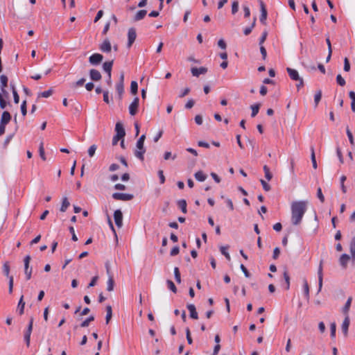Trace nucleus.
<instances>
[{"label":"nucleus","mask_w":355,"mask_h":355,"mask_svg":"<svg viewBox=\"0 0 355 355\" xmlns=\"http://www.w3.org/2000/svg\"><path fill=\"white\" fill-rule=\"evenodd\" d=\"M307 209L306 201H295L291 204V222L294 225H299Z\"/></svg>","instance_id":"1"},{"label":"nucleus","mask_w":355,"mask_h":355,"mask_svg":"<svg viewBox=\"0 0 355 355\" xmlns=\"http://www.w3.org/2000/svg\"><path fill=\"white\" fill-rule=\"evenodd\" d=\"M146 139V135H142L139 139L137 141L136 146L138 150L135 151V155L141 161H144V154L146 153V148H144V141Z\"/></svg>","instance_id":"2"},{"label":"nucleus","mask_w":355,"mask_h":355,"mask_svg":"<svg viewBox=\"0 0 355 355\" xmlns=\"http://www.w3.org/2000/svg\"><path fill=\"white\" fill-rule=\"evenodd\" d=\"M112 197L114 200L128 201L133 199L134 196L130 193H114Z\"/></svg>","instance_id":"3"},{"label":"nucleus","mask_w":355,"mask_h":355,"mask_svg":"<svg viewBox=\"0 0 355 355\" xmlns=\"http://www.w3.org/2000/svg\"><path fill=\"white\" fill-rule=\"evenodd\" d=\"M139 104V98L138 97H135L128 107L129 113L131 116H135L137 113Z\"/></svg>","instance_id":"4"},{"label":"nucleus","mask_w":355,"mask_h":355,"mask_svg":"<svg viewBox=\"0 0 355 355\" xmlns=\"http://www.w3.org/2000/svg\"><path fill=\"white\" fill-rule=\"evenodd\" d=\"M137 37L136 30L135 28H130L128 32V48H130L132 44L135 42Z\"/></svg>","instance_id":"5"},{"label":"nucleus","mask_w":355,"mask_h":355,"mask_svg":"<svg viewBox=\"0 0 355 355\" xmlns=\"http://www.w3.org/2000/svg\"><path fill=\"white\" fill-rule=\"evenodd\" d=\"M103 60V55L100 53H94L89 58V62L92 65L99 64Z\"/></svg>","instance_id":"6"},{"label":"nucleus","mask_w":355,"mask_h":355,"mask_svg":"<svg viewBox=\"0 0 355 355\" xmlns=\"http://www.w3.org/2000/svg\"><path fill=\"white\" fill-rule=\"evenodd\" d=\"M114 219L116 225L121 228L123 225V214L120 209H117L114 211Z\"/></svg>","instance_id":"7"},{"label":"nucleus","mask_w":355,"mask_h":355,"mask_svg":"<svg viewBox=\"0 0 355 355\" xmlns=\"http://www.w3.org/2000/svg\"><path fill=\"white\" fill-rule=\"evenodd\" d=\"M259 3L261 8L260 21L261 24H266V21L268 15L267 10L262 0H259Z\"/></svg>","instance_id":"8"},{"label":"nucleus","mask_w":355,"mask_h":355,"mask_svg":"<svg viewBox=\"0 0 355 355\" xmlns=\"http://www.w3.org/2000/svg\"><path fill=\"white\" fill-rule=\"evenodd\" d=\"M99 49L103 53H109L112 50V45L110 40L106 38L99 46Z\"/></svg>","instance_id":"9"},{"label":"nucleus","mask_w":355,"mask_h":355,"mask_svg":"<svg viewBox=\"0 0 355 355\" xmlns=\"http://www.w3.org/2000/svg\"><path fill=\"white\" fill-rule=\"evenodd\" d=\"M318 292H320L322 287L323 282V273H322V261H320V263L318 266Z\"/></svg>","instance_id":"10"},{"label":"nucleus","mask_w":355,"mask_h":355,"mask_svg":"<svg viewBox=\"0 0 355 355\" xmlns=\"http://www.w3.org/2000/svg\"><path fill=\"white\" fill-rule=\"evenodd\" d=\"M352 260V257L347 254H343L339 259V263L343 269H346L347 263L349 260Z\"/></svg>","instance_id":"11"},{"label":"nucleus","mask_w":355,"mask_h":355,"mask_svg":"<svg viewBox=\"0 0 355 355\" xmlns=\"http://www.w3.org/2000/svg\"><path fill=\"white\" fill-rule=\"evenodd\" d=\"M115 132L117 137H121V138H124L125 135V131L123 128V124L121 122H117L115 125Z\"/></svg>","instance_id":"12"},{"label":"nucleus","mask_w":355,"mask_h":355,"mask_svg":"<svg viewBox=\"0 0 355 355\" xmlns=\"http://www.w3.org/2000/svg\"><path fill=\"white\" fill-rule=\"evenodd\" d=\"M89 74V77H90L91 80L93 81H98L102 78V76H101V73L99 72V71H98L95 69H90Z\"/></svg>","instance_id":"13"},{"label":"nucleus","mask_w":355,"mask_h":355,"mask_svg":"<svg viewBox=\"0 0 355 355\" xmlns=\"http://www.w3.org/2000/svg\"><path fill=\"white\" fill-rule=\"evenodd\" d=\"M191 71L193 76L198 77L200 74L206 73L207 71V69L204 67H201L200 68L192 67Z\"/></svg>","instance_id":"14"},{"label":"nucleus","mask_w":355,"mask_h":355,"mask_svg":"<svg viewBox=\"0 0 355 355\" xmlns=\"http://www.w3.org/2000/svg\"><path fill=\"white\" fill-rule=\"evenodd\" d=\"M349 251L352 257V263L355 266V236L352 239L349 243Z\"/></svg>","instance_id":"15"},{"label":"nucleus","mask_w":355,"mask_h":355,"mask_svg":"<svg viewBox=\"0 0 355 355\" xmlns=\"http://www.w3.org/2000/svg\"><path fill=\"white\" fill-rule=\"evenodd\" d=\"M286 71L290 76V78L293 80H298L300 79V76H299L298 71L294 69L287 67Z\"/></svg>","instance_id":"16"},{"label":"nucleus","mask_w":355,"mask_h":355,"mask_svg":"<svg viewBox=\"0 0 355 355\" xmlns=\"http://www.w3.org/2000/svg\"><path fill=\"white\" fill-rule=\"evenodd\" d=\"M24 308H25V302L24 301V295H21L17 306V312L19 313V315H21L24 313Z\"/></svg>","instance_id":"17"},{"label":"nucleus","mask_w":355,"mask_h":355,"mask_svg":"<svg viewBox=\"0 0 355 355\" xmlns=\"http://www.w3.org/2000/svg\"><path fill=\"white\" fill-rule=\"evenodd\" d=\"M113 60L105 62L103 64V70L110 76V78L112 76V69L113 66Z\"/></svg>","instance_id":"18"},{"label":"nucleus","mask_w":355,"mask_h":355,"mask_svg":"<svg viewBox=\"0 0 355 355\" xmlns=\"http://www.w3.org/2000/svg\"><path fill=\"white\" fill-rule=\"evenodd\" d=\"M349 323H350V320H349V315H346L343 322L342 327H341L342 331L345 336H347Z\"/></svg>","instance_id":"19"},{"label":"nucleus","mask_w":355,"mask_h":355,"mask_svg":"<svg viewBox=\"0 0 355 355\" xmlns=\"http://www.w3.org/2000/svg\"><path fill=\"white\" fill-rule=\"evenodd\" d=\"M187 308L188 309V310L190 312V317L191 318L195 319V320L198 318V313L196 311V306L194 304H187Z\"/></svg>","instance_id":"20"},{"label":"nucleus","mask_w":355,"mask_h":355,"mask_svg":"<svg viewBox=\"0 0 355 355\" xmlns=\"http://www.w3.org/2000/svg\"><path fill=\"white\" fill-rule=\"evenodd\" d=\"M11 120V115L8 111H4L1 117L0 122L7 125Z\"/></svg>","instance_id":"21"},{"label":"nucleus","mask_w":355,"mask_h":355,"mask_svg":"<svg viewBox=\"0 0 355 355\" xmlns=\"http://www.w3.org/2000/svg\"><path fill=\"white\" fill-rule=\"evenodd\" d=\"M147 11L146 10H139L134 17V21H137L141 20L146 15Z\"/></svg>","instance_id":"22"},{"label":"nucleus","mask_w":355,"mask_h":355,"mask_svg":"<svg viewBox=\"0 0 355 355\" xmlns=\"http://www.w3.org/2000/svg\"><path fill=\"white\" fill-rule=\"evenodd\" d=\"M194 176H195V178H196L198 181H199V182H203V181H205V180L207 179V175H206V174H205L202 171H197V172L195 173Z\"/></svg>","instance_id":"23"},{"label":"nucleus","mask_w":355,"mask_h":355,"mask_svg":"<svg viewBox=\"0 0 355 355\" xmlns=\"http://www.w3.org/2000/svg\"><path fill=\"white\" fill-rule=\"evenodd\" d=\"M352 300V297H349L347 299V302H346V303H345V306H343V313L345 315V316H346V315H348V312H349V309H350V306H351Z\"/></svg>","instance_id":"24"},{"label":"nucleus","mask_w":355,"mask_h":355,"mask_svg":"<svg viewBox=\"0 0 355 355\" xmlns=\"http://www.w3.org/2000/svg\"><path fill=\"white\" fill-rule=\"evenodd\" d=\"M70 203L68 200V198L67 197H64L62 198V205L60 209V211L65 212L67 209V208L69 207Z\"/></svg>","instance_id":"25"},{"label":"nucleus","mask_w":355,"mask_h":355,"mask_svg":"<svg viewBox=\"0 0 355 355\" xmlns=\"http://www.w3.org/2000/svg\"><path fill=\"white\" fill-rule=\"evenodd\" d=\"M178 206L184 214H186L187 212V202L185 200L182 199V200H178Z\"/></svg>","instance_id":"26"},{"label":"nucleus","mask_w":355,"mask_h":355,"mask_svg":"<svg viewBox=\"0 0 355 355\" xmlns=\"http://www.w3.org/2000/svg\"><path fill=\"white\" fill-rule=\"evenodd\" d=\"M8 78L6 75L0 76V87L1 89H5L8 86Z\"/></svg>","instance_id":"27"},{"label":"nucleus","mask_w":355,"mask_h":355,"mask_svg":"<svg viewBox=\"0 0 355 355\" xmlns=\"http://www.w3.org/2000/svg\"><path fill=\"white\" fill-rule=\"evenodd\" d=\"M116 91L118 94L119 100H121L124 92V85L116 84Z\"/></svg>","instance_id":"28"},{"label":"nucleus","mask_w":355,"mask_h":355,"mask_svg":"<svg viewBox=\"0 0 355 355\" xmlns=\"http://www.w3.org/2000/svg\"><path fill=\"white\" fill-rule=\"evenodd\" d=\"M112 316V306L110 305H107L106 306V317H105V321H106L107 324H108L110 322V320H111Z\"/></svg>","instance_id":"29"},{"label":"nucleus","mask_w":355,"mask_h":355,"mask_svg":"<svg viewBox=\"0 0 355 355\" xmlns=\"http://www.w3.org/2000/svg\"><path fill=\"white\" fill-rule=\"evenodd\" d=\"M261 105L259 103H257L251 105L250 108L252 110L251 116L254 117L259 112Z\"/></svg>","instance_id":"30"},{"label":"nucleus","mask_w":355,"mask_h":355,"mask_svg":"<svg viewBox=\"0 0 355 355\" xmlns=\"http://www.w3.org/2000/svg\"><path fill=\"white\" fill-rule=\"evenodd\" d=\"M263 169L265 173V178L270 181L272 178V174L270 173L269 167L267 165H264Z\"/></svg>","instance_id":"31"},{"label":"nucleus","mask_w":355,"mask_h":355,"mask_svg":"<svg viewBox=\"0 0 355 355\" xmlns=\"http://www.w3.org/2000/svg\"><path fill=\"white\" fill-rule=\"evenodd\" d=\"M228 248L229 246H221L220 248V251L221 254H223L228 261H230L231 259V257L227 252Z\"/></svg>","instance_id":"32"},{"label":"nucleus","mask_w":355,"mask_h":355,"mask_svg":"<svg viewBox=\"0 0 355 355\" xmlns=\"http://www.w3.org/2000/svg\"><path fill=\"white\" fill-rule=\"evenodd\" d=\"M85 83V78H82L80 80H78V81L72 83L71 84V87L74 89V88H77L78 87H81L84 85Z\"/></svg>","instance_id":"33"},{"label":"nucleus","mask_w":355,"mask_h":355,"mask_svg":"<svg viewBox=\"0 0 355 355\" xmlns=\"http://www.w3.org/2000/svg\"><path fill=\"white\" fill-rule=\"evenodd\" d=\"M311 159L313 167L315 169H316L318 167V165H317V162H316V159H315V150H314L313 146L311 147Z\"/></svg>","instance_id":"34"},{"label":"nucleus","mask_w":355,"mask_h":355,"mask_svg":"<svg viewBox=\"0 0 355 355\" xmlns=\"http://www.w3.org/2000/svg\"><path fill=\"white\" fill-rule=\"evenodd\" d=\"M107 290L108 291H113L114 289V279H113V277L112 275H110L109 278H108V280H107Z\"/></svg>","instance_id":"35"},{"label":"nucleus","mask_w":355,"mask_h":355,"mask_svg":"<svg viewBox=\"0 0 355 355\" xmlns=\"http://www.w3.org/2000/svg\"><path fill=\"white\" fill-rule=\"evenodd\" d=\"M283 275L286 284L285 289L288 290L290 288V276L288 275V271L284 270Z\"/></svg>","instance_id":"36"},{"label":"nucleus","mask_w":355,"mask_h":355,"mask_svg":"<svg viewBox=\"0 0 355 355\" xmlns=\"http://www.w3.org/2000/svg\"><path fill=\"white\" fill-rule=\"evenodd\" d=\"M321 98H322V91L318 90L314 96V103H315V107L318 105V103L320 101Z\"/></svg>","instance_id":"37"},{"label":"nucleus","mask_w":355,"mask_h":355,"mask_svg":"<svg viewBox=\"0 0 355 355\" xmlns=\"http://www.w3.org/2000/svg\"><path fill=\"white\" fill-rule=\"evenodd\" d=\"M52 94H53V89H49L46 91L39 93L38 98H40V97L48 98V97L51 96L52 95Z\"/></svg>","instance_id":"38"},{"label":"nucleus","mask_w":355,"mask_h":355,"mask_svg":"<svg viewBox=\"0 0 355 355\" xmlns=\"http://www.w3.org/2000/svg\"><path fill=\"white\" fill-rule=\"evenodd\" d=\"M138 84L136 81H132L130 84V92L132 94L135 95L137 94Z\"/></svg>","instance_id":"39"},{"label":"nucleus","mask_w":355,"mask_h":355,"mask_svg":"<svg viewBox=\"0 0 355 355\" xmlns=\"http://www.w3.org/2000/svg\"><path fill=\"white\" fill-rule=\"evenodd\" d=\"M304 294L305 297L309 300V287L308 282L306 279H304Z\"/></svg>","instance_id":"40"},{"label":"nucleus","mask_w":355,"mask_h":355,"mask_svg":"<svg viewBox=\"0 0 355 355\" xmlns=\"http://www.w3.org/2000/svg\"><path fill=\"white\" fill-rule=\"evenodd\" d=\"M255 23H256V17H254V20H253V21H252V23L251 26H249V27H246V28L244 29L243 33H244V34H245V35H248L252 32V31L253 28H254V26H255Z\"/></svg>","instance_id":"41"},{"label":"nucleus","mask_w":355,"mask_h":355,"mask_svg":"<svg viewBox=\"0 0 355 355\" xmlns=\"http://www.w3.org/2000/svg\"><path fill=\"white\" fill-rule=\"evenodd\" d=\"M94 320V317L93 315H90L89 318H87L86 320H85L81 324V327H87L89 326V322Z\"/></svg>","instance_id":"42"},{"label":"nucleus","mask_w":355,"mask_h":355,"mask_svg":"<svg viewBox=\"0 0 355 355\" xmlns=\"http://www.w3.org/2000/svg\"><path fill=\"white\" fill-rule=\"evenodd\" d=\"M174 276H175V281L178 284L181 283L180 272L179 268L178 267H175V268H174Z\"/></svg>","instance_id":"43"},{"label":"nucleus","mask_w":355,"mask_h":355,"mask_svg":"<svg viewBox=\"0 0 355 355\" xmlns=\"http://www.w3.org/2000/svg\"><path fill=\"white\" fill-rule=\"evenodd\" d=\"M72 107L74 110L75 114H80L82 110V105L78 103H73Z\"/></svg>","instance_id":"44"},{"label":"nucleus","mask_w":355,"mask_h":355,"mask_svg":"<svg viewBox=\"0 0 355 355\" xmlns=\"http://www.w3.org/2000/svg\"><path fill=\"white\" fill-rule=\"evenodd\" d=\"M39 153H40V157L44 161H45L46 160V157H45V154H44V143L42 141L40 144Z\"/></svg>","instance_id":"45"},{"label":"nucleus","mask_w":355,"mask_h":355,"mask_svg":"<svg viewBox=\"0 0 355 355\" xmlns=\"http://www.w3.org/2000/svg\"><path fill=\"white\" fill-rule=\"evenodd\" d=\"M166 284L168 285V288L172 292H173L174 293H177V288H176L175 285L174 284V283L171 280L168 279L166 281Z\"/></svg>","instance_id":"46"},{"label":"nucleus","mask_w":355,"mask_h":355,"mask_svg":"<svg viewBox=\"0 0 355 355\" xmlns=\"http://www.w3.org/2000/svg\"><path fill=\"white\" fill-rule=\"evenodd\" d=\"M7 99H4L2 96V94H0V108L5 109L7 105H10V103L6 101Z\"/></svg>","instance_id":"47"},{"label":"nucleus","mask_w":355,"mask_h":355,"mask_svg":"<svg viewBox=\"0 0 355 355\" xmlns=\"http://www.w3.org/2000/svg\"><path fill=\"white\" fill-rule=\"evenodd\" d=\"M336 83L338 85H339L341 87L345 86L346 84L345 79L342 77V76L340 74L337 75Z\"/></svg>","instance_id":"48"},{"label":"nucleus","mask_w":355,"mask_h":355,"mask_svg":"<svg viewBox=\"0 0 355 355\" xmlns=\"http://www.w3.org/2000/svg\"><path fill=\"white\" fill-rule=\"evenodd\" d=\"M3 274L7 276L8 277H9V272H10V266H9V263L8 262H6L4 263L3 266Z\"/></svg>","instance_id":"49"},{"label":"nucleus","mask_w":355,"mask_h":355,"mask_svg":"<svg viewBox=\"0 0 355 355\" xmlns=\"http://www.w3.org/2000/svg\"><path fill=\"white\" fill-rule=\"evenodd\" d=\"M31 257L30 255H26L24 257V270H27L29 268V263L31 261Z\"/></svg>","instance_id":"50"},{"label":"nucleus","mask_w":355,"mask_h":355,"mask_svg":"<svg viewBox=\"0 0 355 355\" xmlns=\"http://www.w3.org/2000/svg\"><path fill=\"white\" fill-rule=\"evenodd\" d=\"M346 132H347V135L348 137L350 144L354 146V137H353L352 132L350 131V130L348 128H347Z\"/></svg>","instance_id":"51"},{"label":"nucleus","mask_w":355,"mask_h":355,"mask_svg":"<svg viewBox=\"0 0 355 355\" xmlns=\"http://www.w3.org/2000/svg\"><path fill=\"white\" fill-rule=\"evenodd\" d=\"M350 63L347 58H344V67L343 69L345 71L348 72L350 70Z\"/></svg>","instance_id":"52"},{"label":"nucleus","mask_w":355,"mask_h":355,"mask_svg":"<svg viewBox=\"0 0 355 355\" xmlns=\"http://www.w3.org/2000/svg\"><path fill=\"white\" fill-rule=\"evenodd\" d=\"M97 147L95 144L92 145L88 149V155L89 157H93L95 154Z\"/></svg>","instance_id":"53"},{"label":"nucleus","mask_w":355,"mask_h":355,"mask_svg":"<svg viewBox=\"0 0 355 355\" xmlns=\"http://www.w3.org/2000/svg\"><path fill=\"white\" fill-rule=\"evenodd\" d=\"M317 197L318 198L321 202H324V196L322 194V189L320 187H318L317 189Z\"/></svg>","instance_id":"54"},{"label":"nucleus","mask_w":355,"mask_h":355,"mask_svg":"<svg viewBox=\"0 0 355 355\" xmlns=\"http://www.w3.org/2000/svg\"><path fill=\"white\" fill-rule=\"evenodd\" d=\"M260 182L263 187V189L266 191H269L270 189H271V187L270 186L269 184H268L265 180H260Z\"/></svg>","instance_id":"55"},{"label":"nucleus","mask_w":355,"mask_h":355,"mask_svg":"<svg viewBox=\"0 0 355 355\" xmlns=\"http://www.w3.org/2000/svg\"><path fill=\"white\" fill-rule=\"evenodd\" d=\"M21 112L23 116H26L27 113L26 101H24L21 105Z\"/></svg>","instance_id":"56"},{"label":"nucleus","mask_w":355,"mask_h":355,"mask_svg":"<svg viewBox=\"0 0 355 355\" xmlns=\"http://www.w3.org/2000/svg\"><path fill=\"white\" fill-rule=\"evenodd\" d=\"M69 230L70 232V233L71 234V239L73 241H78V237L75 233V230H74V228L73 226H70L69 227Z\"/></svg>","instance_id":"57"},{"label":"nucleus","mask_w":355,"mask_h":355,"mask_svg":"<svg viewBox=\"0 0 355 355\" xmlns=\"http://www.w3.org/2000/svg\"><path fill=\"white\" fill-rule=\"evenodd\" d=\"M186 337H187V342L189 345L192 344L193 343V340H192V338L191 336V333H190V330H189V328H187L186 329Z\"/></svg>","instance_id":"58"},{"label":"nucleus","mask_w":355,"mask_h":355,"mask_svg":"<svg viewBox=\"0 0 355 355\" xmlns=\"http://www.w3.org/2000/svg\"><path fill=\"white\" fill-rule=\"evenodd\" d=\"M239 10V2L234 1L232 5V13L234 15Z\"/></svg>","instance_id":"59"},{"label":"nucleus","mask_w":355,"mask_h":355,"mask_svg":"<svg viewBox=\"0 0 355 355\" xmlns=\"http://www.w3.org/2000/svg\"><path fill=\"white\" fill-rule=\"evenodd\" d=\"M330 330H331V337L334 338L336 336V325L334 322L331 324Z\"/></svg>","instance_id":"60"},{"label":"nucleus","mask_w":355,"mask_h":355,"mask_svg":"<svg viewBox=\"0 0 355 355\" xmlns=\"http://www.w3.org/2000/svg\"><path fill=\"white\" fill-rule=\"evenodd\" d=\"M240 268L246 277H250V275H251L250 273L249 272V271L248 270V269L245 268V266L243 264H241Z\"/></svg>","instance_id":"61"},{"label":"nucleus","mask_w":355,"mask_h":355,"mask_svg":"<svg viewBox=\"0 0 355 355\" xmlns=\"http://www.w3.org/2000/svg\"><path fill=\"white\" fill-rule=\"evenodd\" d=\"M179 252H180V248L178 245H176V246L173 247V249L171 250L170 255L173 257V256L178 254Z\"/></svg>","instance_id":"62"},{"label":"nucleus","mask_w":355,"mask_h":355,"mask_svg":"<svg viewBox=\"0 0 355 355\" xmlns=\"http://www.w3.org/2000/svg\"><path fill=\"white\" fill-rule=\"evenodd\" d=\"M267 35H268V33L266 31H264L263 33H262V35L261 36V37L259 38V44L260 46H261L263 44V43L266 41V37H267Z\"/></svg>","instance_id":"63"},{"label":"nucleus","mask_w":355,"mask_h":355,"mask_svg":"<svg viewBox=\"0 0 355 355\" xmlns=\"http://www.w3.org/2000/svg\"><path fill=\"white\" fill-rule=\"evenodd\" d=\"M279 254H280V250L278 247H276L273 250L272 258L274 259H277L279 257Z\"/></svg>","instance_id":"64"}]
</instances>
